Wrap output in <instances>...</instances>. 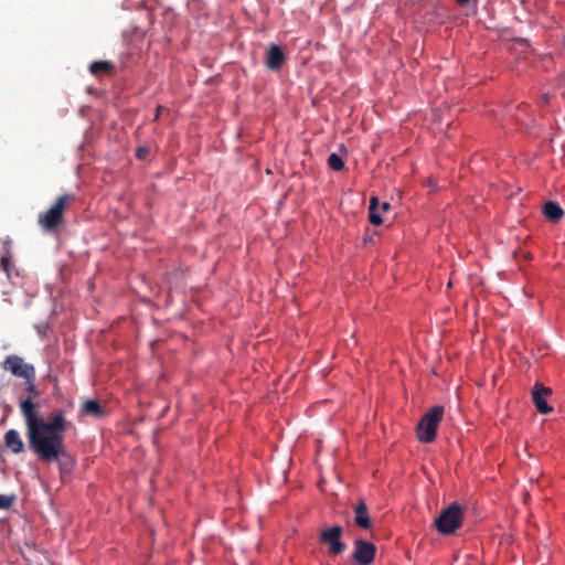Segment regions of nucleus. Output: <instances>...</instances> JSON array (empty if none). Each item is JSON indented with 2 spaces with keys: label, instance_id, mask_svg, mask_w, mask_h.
Masks as SVG:
<instances>
[{
  "label": "nucleus",
  "instance_id": "nucleus-20",
  "mask_svg": "<svg viewBox=\"0 0 565 565\" xmlns=\"http://www.w3.org/2000/svg\"><path fill=\"white\" fill-rule=\"evenodd\" d=\"M149 153V149L146 147H139L137 149L136 156L138 159H145Z\"/></svg>",
  "mask_w": 565,
  "mask_h": 565
},
{
  "label": "nucleus",
  "instance_id": "nucleus-23",
  "mask_svg": "<svg viewBox=\"0 0 565 565\" xmlns=\"http://www.w3.org/2000/svg\"><path fill=\"white\" fill-rule=\"evenodd\" d=\"M460 6H468L472 0H456Z\"/></svg>",
  "mask_w": 565,
  "mask_h": 565
},
{
  "label": "nucleus",
  "instance_id": "nucleus-17",
  "mask_svg": "<svg viewBox=\"0 0 565 565\" xmlns=\"http://www.w3.org/2000/svg\"><path fill=\"white\" fill-rule=\"evenodd\" d=\"M0 268L6 273L7 277L10 278V273L12 268L10 252H7L2 255L0 260Z\"/></svg>",
  "mask_w": 565,
  "mask_h": 565
},
{
  "label": "nucleus",
  "instance_id": "nucleus-9",
  "mask_svg": "<svg viewBox=\"0 0 565 565\" xmlns=\"http://www.w3.org/2000/svg\"><path fill=\"white\" fill-rule=\"evenodd\" d=\"M551 394L552 390L550 387H545L540 383H536L534 385L532 398L539 413L548 414L550 412H552V407L548 406L546 402V397L550 396Z\"/></svg>",
  "mask_w": 565,
  "mask_h": 565
},
{
  "label": "nucleus",
  "instance_id": "nucleus-5",
  "mask_svg": "<svg viewBox=\"0 0 565 565\" xmlns=\"http://www.w3.org/2000/svg\"><path fill=\"white\" fill-rule=\"evenodd\" d=\"M1 365L3 370L11 372L14 376L22 379L35 377L34 366L24 363L23 359L19 355H8Z\"/></svg>",
  "mask_w": 565,
  "mask_h": 565
},
{
  "label": "nucleus",
  "instance_id": "nucleus-13",
  "mask_svg": "<svg viewBox=\"0 0 565 565\" xmlns=\"http://www.w3.org/2000/svg\"><path fill=\"white\" fill-rule=\"evenodd\" d=\"M543 213L545 217L553 223H557L564 215V212L559 204L556 202H546L544 204Z\"/></svg>",
  "mask_w": 565,
  "mask_h": 565
},
{
  "label": "nucleus",
  "instance_id": "nucleus-10",
  "mask_svg": "<svg viewBox=\"0 0 565 565\" xmlns=\"http://www.w3.org/2000/svg\"><path fill=\"white\" fill-rule=\"evenodd\" d=\"M354 524L363 530H370L373 526L364 500H360L354 507Z\"/></svg>",
  "mask_w": 565,
  "mask_h": 565
},
{
  "label": "nucleus",
  "instance_id": "nucleus-15",
  "mask_svg": "<svg viewBox=\"0 0 565 565\" xmlns=\"http://www.w3.org/2000/svg\"><path fill=\"white\" fill-rule=\"evenodd\" d=\"M114 70V64L109 61H95L89 65V72L97 76L99 74H107Z\"/></svg>",
  "mask_w": 565,
  "mask_h": 565
},
{
  "label": "nucleus",
  "instance_id": "nucleus-24",
  "mask_svg": "<svg viewBox=\"0 0 565 565\" xmlns=\"http://www.w3.org/2000/svg\"><path fill=\"white\" fill-rule=\"evenodd\" d=\"M161 109H162V106H158V107H157V115H156V118H158L159 113H160V110H161Z\"/></svg>",
  "mask_w": 565,
  "mask_h": 565
},
{
  "label": "nucleus",
  "instance_id": "nucleus-7",
  "mask_svg": "<svg viewBox=\"0 0 565 565\" xmlns=\"http://www.w3.org/2000/svg\"><path fill=\"white\" fill-rule=\"evenodd\" d=\"M376 554V547L373 543L364 540H356L354 542V551L352 558L358 565H370Z\"/></svg>",
  "mask_w": 565,
  "mask_h": 565
},
{
  "label": "nucleus",
  "instance_id": "nucleus-19",
  "mask_svg": "<svg viewBox=\"0 0 565 565\" xmlns=\"http://www.w3.org/2000/svg\"><path fill=\"white\" fill-rule=\"evenodd\" d=\"M14 502V495L0 494V509H9Z\"/></svg>",
  "mask_w": 565,
  "mask_h": 565
},
{
  "label": "nucleus",
  "instance_id": "nucleus-2",
  "mask_svg": "<svg viewBox=\"0 0 565 565\" xmlns=\"http://www.w3.org/2000/svg\"><path fill=\"white\" fill-rule=\"evenodd\" d=\"M74 201V195L66 193L60 195L55 203L45 212L39 214V225L45 232H54L63 223L64 211L70 202Z\"/></svg>",
  "mask_w": 565,
  "mask_h": 565
},
{
  "label": "nucleus",
  "instance_id": "nucleus-3",
  "mask_svg": "<svg viewBox=\"0 0 565 565\" xmlns=\"http://www.w3.org/2000/svg\"><path fill=\"white\" fill-rule=\"evenodd\" d=\"M445 409L437 405L423 415L417 425V438L422 443H433L436 439L437 428L443 419Z\"/></svg>",
  "mask_w": 565,
  "mask_h": 565
},
{
  "label": "nucleus",
  "instance_id": "nucleus-6",
  "mask_svg": "<svg viewBox=\"0 0 565 565\" xmlns=\"http://www.w3.org/2000/svg\"><path fill=\"white\" fill-rule=\"evenodd\" d=\"M342 532V527L335 525L324 529L320 533V541L329 546V553L331 555H341L345 551L347 545L340 540Z\"/></svg>",
  "mask_w": 565,
  "mask_h": 565
},
{
  "label": "nucleus",
  "instance_id": "nucleus-11",
  "mask_svg": "<svg viewBox=\"0 0 565 565\" xmlns=\"http://www.w3.org/2000/svg\"><path fill=\"white\" fill-rule=\"evenodd\" d=\"M81 414L83 416H92L94 418H102L105 416L106 411L99 404V402L95 399H86L81 407Z\"/></svg>",
  "mask_w": 565,
  "mask_h": 565
},
{
  "label": "nucleus",
  "instance_id": "nucleus-8",
  "mask_svg": "<svg viewBox=\"0 0 565 565\" xmlns=\"http://www.w3.org/2000/svg\"><path fill=\"white\" fill-rule=\"evenodd\" d=\"M286 62V55L281 47L277 44H269L266 55L265 65L270 71H279Z\"/></svg>",
  "mask_w": 565,
  "mask_h": 565
},
{
  "label": "nucleus",
  "instance_id": "nucleus-21",
  "mask_svg": "<svg viewBox=\"0 0 565 565\" xmlns=\"http://www.w3.org/2000/svg\"><path fill=\"white\" fill-rule=\"evenodd\" d=\"M380 207H381L382 212H386V211L390 210L391 205H390L388 202H383V203L380 204Z\"/></svg>",
  "mask_w": 565,
  "mask_h": 565
},
{
  "label": "nucleus",
  "instance_id": "nucleus-1",
  "mask_svg": "<svg viewBox=\"0 0 565 565\" xmlns=\"http://www.w3.org/2000/svg\"><path fill=\"white\" fill-rule=\"evenodd\" d=\"M21 414L26 426L30 449L43 462H58L63 468L71 461L64 447V433L70 427L62 409H54L50 420L39 418V405L31 396L20 401Z\"/></svg>",
  "mask_w": 565,
  "mask_h": 565
},
{
  "label": "nucleus",
  "instance_id": "nucleus-14",
  "mask_svg": "<svg viewBox=\"0 0 565 565\" xmlns=\"http://www.w3.org/2000/svg\"><path fill=\"white\" fill-rule=\"evenodd\" d=\"M379 206H380L379 199L376 196H372L370 199L369 218H370V223L375 226L383 224V220L377 211Z\"/></svg>",
  "mask_w": 565,
  "mask_h": 565
},
{
  "label": "nucleus",
  "instance_id": "nucleus-4",
  "mask_svg": "<svg viewBox=\"0 0 565 565\" xmlns=\"http://www.w3.org/2000/svg\"><path fill=\"white\" fill-rule=\"evenodd\" d=\"M462 521L463 509L460 504L454 502L440 511L434 524L439 533L449 535L462 525Z\"/></svg>",
  "mask_w": 565,
  "mask_h": 565
},
{
  "label": "nucleus",
  "instance_id": "nucleus-16",
  "mask_svg": "<svg viewBox=\"0 0 565 565\" xmlns=\"http://www.w3.org/2000/svg\"><path fill=\"white\" fill-rule=\"evenodd\" d=\"M329 167L334 171H341L344 168V162L337 153H331L328 158Z\"/></svg>",
  "mask_w": 565,
  "mask_h": 565
},
{
  "label": "nucleus",
  "instance_id": "nucleus-22",
  "mask_svg": "<svg viewBox=\"0 0 565 565\" xmlns=\"http://www.w3.org/2000/svg\"><path fill=\"white\" fill-rule=\"evenodd\" d=\"M4 250L6 253L7 252H10V245H11V239L8 237L6 241H4Z\"/></svg>",
  "mask_w": 565,
  "mask_h": 565
},
{
  "label": "nucleus",
  "instance_id": "nucleus-18",
  "mask_svg": "<svg viewBox=\"0 0 565 565\" xmlns=\"http://www.w3.org/2000/svg\"><path fill=\"white\" fill-rule=\"evenodd\" d=\"M34 379L35 377L24 379L25 385H26L25 391L30 394L31 397L32 396L36 397L39 395L35 384H34Z\"/></svg>",
  "mask_w": 565,
  "mask_h": 565
},
{
  "label": "nucleus",
  "instance_id": "nucleus-12",
  "mask_svg": "<svg viewBox=\"0 0 565 565\" xmlns=\"http://www.w3.org/2000/svg\"><path fill=\"white\" fill-rule=\"evenodd\" d=\"M4 444L13 454H20L24 449V444L20 434L15 429H9L4 435Z\"/></svg>",
  "mask_w": 565,
  "mask_h": 565
}]
</instances>
